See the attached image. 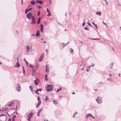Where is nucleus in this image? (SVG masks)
I'll return each mask as SVG.
<instances>
[{"label":"nucleus","instance_id":"nucleus-1","mask_svg":"<svg viewBox=\"0 0 121 121\" xmlns=\"http://www.w3.org/2000/svg\"><path fill=\"white\" fill-rule=\"evenodd\" d=\"M46 88L48 91H50L53 90V86L52 85L48 84Z\"/></svg>","mask_w":121,"mask_h":121},{"label":"nucleus","instance_id":"nucleus-2","mask_svg":"<svg viewBox=\"0 0 121 121\" xmlns=\"http://www.w3.org/2000/svg\"><path fill=\"white\" fill-rule=\"evenodd\" d=\"M96 100L99 104H101L102 102L101 98L100 96L98 97L96 99Z\"/></svg>","mask_w":121,"mask_h":121},{"label":"nucleus","instance_id":"nucleus-3","mask_svg":"<svg viewBox=\"0 0 121 121\" xmlns=\"http://www.w3.org/2000/svg\"><path fill=\"white\" fill-rule=\"evenodd\" d=\"M17 90L18 91H19L21 90L20 86L18 83H17Z\"/></svg>","mask_w":121,"mask_h":121},{"label":"nucleus","instance_id":"nucleus-4","mask_svg":"<svg viewBox=\"0 0 121 121\" xmlns=\"http://www.w3.org/2000/svg\"><path fill=\"white\" fill-rule=\"evenodd\" d=\"M14 104V101H12L8 105V106L9 107H11L13 106Z\"/></svg>","mask_w":121,"mask_h":121},{"label":"nucleus","instance_id":"nucleus-5","mask_svg":"<svg viewBox=\"0 0 121 121\" xmlns=\"http://www.w3.org/2000/svg\"><path fill=\"white\" fill-rule=\"evenodd\" d=\"M43 26L42 24H41L40 25V31L43 32Z\"/></svg>","mask_w":121,"mask_h":121},{"label":"nucleus","instance_id":"nucleus-6","mask_svg":"<svg viewBox=\"0 0 121 121\" xmlns=\"http://www.w3.org/2000/svg\"><path fill=\"white\" fill-rule=\"evenodd\" d=\"M86 62L85 61H84L82 62V64L80 65V67L82 66L84 67L86 65Z\"/></svg>","mask_w":121,"mask_h":121},{"label":"nucleus","instance_id":"nucleus-7","mask_svg":"<svg viewBox=\"0 0 121 121\" xmlns=\"http://www.w3.org/2000/svg\"><path fill=\"white\" fill-rule=\"evenodd\" d=\"M46 72H47V73H49V68L47 66V65L46 66Z\"/></svg>","mask_w":121,"mask_h":121},{"label":"nucleus","instance_id":"nucleus-8","mask_svg":"<svg viewBox=\"0 0 121 121\" xmlns=\"http://www.w3.org/2000/svg\"><path fill=\"white\" fill-rule=\"evenodd\" d=\"M27 52H28L30 50V47L29 46H27L26 48Z\"/></svg>","mask_w":121,"mask_h":121},{"label":"nucleus","instance_id":"nucleus-9","mask_svg":"<svg viewBox=\"0 0 121 121\" xmlns=\"http://www.w3.org/2000/svg\"><path fill=\"white\" fill-rule=\"evenodd\" d=\"M32 9L31 8H30L29 9H26L25 11V13L26 14L28 12L30 11V10H31Z\"/></svg>","mask_w":121,"mask_h":121},{"label":"nucleus","instance_id":"nucleus-10","mask_svg":"<svg viewBox=\"0 0 121 121\" xmlns=\"http://www.w3.org/2000/svg\"><path fill=\"white\" fill-rule=\"evenodd\" d=\"M35 35L37 37H38L40 36V33L39 30L36 33Z\"/></svg>","mask_w":121,"mask_h":121},{"label":"nucleus","instance_id":"nucleus-11","mask_svg":"<svg viewBox=\"0 0 121 121\" xmlns=\"http://www.w3.org/2000/svg\"><path fill=\"white\" fill-rule=\"evenodd\" d=\"M47 12L48 13V14L47 15L49 16H50L51 15V14L49 11L48 9V8H47Z\"/></svg>","mask_w":121,"mask_h":121},{"label":"nucleus","instance_id":"nucleus-12","mask_svg":"<svg viewBox=\"0 0 121 121\" xmlns=\"http://www.w3.org/2000/svg\"><path fill=\"white\" fill-rule=\"evenodd\" d=\"M33 114V113L32 112H31L28 115L27 117L28 118H30H30H31L32 117V115Z\"/></svg>","mask_w":121,"mask_h":121},{"label":"nucleus","instance_id":"nucleus-13","mask_svg":"<svg viewBox=\"0 0 121 121\" xmlns=\"http://www.w3.org/2000/svg\"><path fill=\"white\" fill-rule=\"evenodd\" d=\"M36 2L40 4H42L43 3V1L41 0H37Z\"/></svg>","mask_w":121,"mask_h":121},{"label":"nucleus","instance_id":"nucleus-14","mask_svg":"<svg viewBox=\"0 0 121 121\" xmlns=\"http://www.w3.org/2000/svg\"><path fill=\"white\" fill-rule=\"evenodd\" d=\"M43 58V56H41L39 58V61H41Z\"/></svg>","mask_w":121,"mask_h":121},{"label":"nucleus","instance_id":"nucleus-15","mask_svg":"<svg viewBox=\"0 0 121 121\" xmlns=\"http://www.w3.org/2000/svg\"><path fill=\"white\" fill-rule=\"evenodd\" d=\"M42 108L41 109H40L38 111V112H37V115L38 116H39V114L40 112H41L42 110Z\"/></svg>","mask_w":121,"mask_h":121},{"label":"nucleus","instance_id":"nucleus-16","mask_svg":"<svg viewBox=\"0 0 121 121\" xmlns=\"http://www.w3.org/2000/svg\"><path fill=\"white\" fill-rule=\"evenodd\" d=\"M32 21L31 23L32 24H35V19H32Z\"/></svg>","mask_w":121,"mask_h":121},{"label":"nucleus","instance_id":"nucleus-17","mask_svg":"<svg viewBox=\"0 0 121 121\" xmlns=\"http://www.w3.org/2000/svg\"><path fill=\"white\" fill-rule=\"evenodd\" d=\"M20 66V65L18 63H17L16 64L15 67L16 68H17L18 67Z\"/></svg>","mask_w":121,"mask_h":121},{"label":"nucleus","instance_id":"nucleus-18","mask_svg":"<svg viewBox=\"0 0 121 121\" xmlns=\"http://www.w3.org/2000/svg\"><path fill=\"white\" fill-rule=\"evenodd\" d=\"M32 14L31 13L29 12L27 14V16L31 17L32 15Z\"/></svg>","mask_w":121,"mask_h":121},{"label":"nucleus","instance_id":"nucleus-19","mask_svg":"<svg viewBox=\"0 0 121 121\" xmlns=\"http://www.w3.org/2000/svg\"><path fill=\"white\" fill-rule=\"evenodd\" d=\"M96 13L97 15L99 16L101 15V12H96Z\"/></svg>","mask_w":121,"mask_h":121},{"label":"nucleus","instance_id":"nucleus-20","mask_svg":"<svg viewBox=\"0 0 121 121\" xmlns=\"http://www.w3.org/2000/svg\"><path fill=\"white\" fill-rule=\"evenodd\" d=\"M29 66L30 68H31L33 69H34L35 67L34 66L31 65H29Z\"/></svg>","mask_w":121,"mask_h":121},{"label":"nucleus","instance_id":"nucleus-21","mask_svg":"<svg viewBox=\"0 0 121 121\" xmlns=\"http://www.w3.org/2000/svg\"><path fill=\"white\" fill-rule=\"evenodd\" d=\"M36 2H35L34 0L31 1V4L32 5H33L35 4H36Z\"/></svg>","mask_w":121,"mask_h":121},{"label":"nucleus","instance_id":"nucleus-22","mask_svg":"<svg viewBox=\"0 0 121 121\" xmlns=\"http://www.w3.org/2000/svg\"><path fill=\"white\" fill-rule=\"evenodd\" d=\"M41 18L40 17L38 18V21L37 23L38 24H39L40 23V20L41 19Z\"/></svg>","mask_w":121,"mask_h":121},{"label":"nucleus","instance_id":"nucleus-23","mask_svg":"<svg viewBox=\"0 0 121 121\" xmlns=\"http://www.w3.org/2000/svg\"><path fill=\"white\" fill-rule=\"evenodd\" d=\"M48 99V98L47 96H46L45 97V101H47Z\"/></svg>","mask_w":121,"mask_h":121},{"label":"nucleus","instance_id":"nucleus-24","mask_svg":"<svg viewBox=\"0 0 121 121\" xmlns=\"http://www.w3.org/2000/svg\"><path fill=\"white\" fill-rule=\"evenodd\" d=\"M45 79L46 81H47L48 80V79L47 77V75L46 74L45 76Z\"/></svg>","mask_w":121,"mask_h":121},{"label":"nucleus","instance_id":"nucleus-25","mask_svg":"<svg viewBox=\"0 0 121 121\" xmlns=\"http://www.w3.org/2000/svg\"><path fill=\"white\" fill-rule=\"evenodd\" d=\"M53 103L55 104L56 105L57 104V102L56 100H53Z\"/></svg>","mask_w":121,"mask_h":121},{"label":"nucleus","instance_id":"nucleus-26","mask_svg":"<svg viewBox=\"0 0 121 121\" xmlns=\"http://www.w3.org/2000/svg\"><path fill=\"white\" fill-rule=\"evenodd\" d=\"M24 61H25V62H26L27 65V66L28 65V62L26 60V59L25 58L24 59Z\"/></svg>","mask_w":121,"mask_h":121},{"label":"nucleus","instance_id":"nucleus-27","mask_svg":"<svg viewBox=\"0 0 121 121\" xmlns=\"http://www.w3.org/2000/svg\"><path fill=\"white\" fill-rule=\"evenodd\" d=\"M29 88L30 90L31 91H33V88L31 87V86H30Z\"/></svg>","mask_w":121,"mask_h":121},{"label":"nucleus","instance_id":"nucleus-28","mask_svg":"<svg viewBox=\"0 0 121 121\" xmlns=\"http://www.w3.org/2000/svg\"><path fill=\"white\" fill-rule=\"evenodd\" d=\"M34 82L35 85H38V82H37L36 80H34Z\"/></svg>","mask_w":121,"mask_h":121},{"label":"nucleus","instance_id":"nucleus-29","mask_svg":"<svg viewBox=\"0 0 121 121\" xmlns=\"http://www.w3.org/2000/svg\"><path fill=\"white\" fill-rule=\"evenodd\" d=\"M70 53H72L73 52V49L72 48H71L70 50Z\"/></svg>","mask_w":121,"mask_h":121},{"label":"nucleus","instance_id":"nucleus-30","mask_svg":"<svg viewBox=\"0 0 121 121\" xmlns=\"http://www.w3.org/2000/svg\"><path fill=\"white\" fill-rule=\"evenodd\" d=\"M5 111V108H3L1 110H0V111Z\"/></svg>","mask_w":121,"mask_h":121},{"label":"nucleus","instance_id":"nucleus-31","mask_svg":"<svg viewBox=\"0 0 121 121\" xmlns=\"http://www.w3.org/2000/svg\"><path fill=\"white\" fill-rule=\"evenodd\" d=\"M103 23L106 26V28H107V26L106 24L104 22V21L103 22Z\"/></svg>","mask_w":121,"mask_h":121},{"label":"nucleus","instance_id":"nucleus-32","mask_svg":"<svg viewBox=\"0 0 121 121\" xmlns=\"http://www.w3.org/2000/svg\"><path fill=\"white\" fill-rule=\"evenodd\" d=\"M61 87H60V88L59 89H58L57 90L56 92H58V91L61 90Z\"/></svg>","mask_w":121,"mask_h":121},{"label":"nucleus","instance_id":"nucleus-33","mask_svg":"<svg viewBox=\"0 0 121 121\" xmlns=\"http://www.w3.org/2000/svg\"><path fill=\"white\" fill-rule=\"evenodd\" d=\"M77 112H75L73 114V117H75V115L77 113Z\"/></svg>","mask_w":121,"mask_h":121},{"label":"nucleus","instance_id":"nucleus-34","mask_svg":"<svg viewBox=\"0 0 121 121\" xmlns=\"http://www.w3.org/2000/svg\"><path fill=\"white\" fill-rule=\"evenodd\" d=\"M87 26H86L85 27H84V29L85 30H88L89 29H88L87 28Z\"/></svg>","mask_w":121,"mask_h":121},{"label":"nucleus","instance_id":"nucleus-35","mask_svg":"<svg viewBox=\"0 0 121 121\" xmlns=\"http://www.w3.org/2000/svg\"><path fill=\"white\" fill-rule=\"evenodd\" d=\"M62 43L63 45H62L63 48H64L66 45V44H65L63 43Z\"/></svg>","mask_w":121,"mask_h":121},{"label":"nucleus","instance_id":"nucleus-36","mask_svg":"<svg viewBox=\"0 0 121 121\" xmlns=\"http://www.w3.org/2000/svg\"><path fill=\"white\" fill-rule=\"evenodd\" d=\"M5 116V118H6V115H4V114H1L0 115V116Z\"/></svg>","mask_w":121,"mask_h":121},{"label":"nucleus","instance_id":"nucleus-37","mask_svg":"<svg viewBox=\"0 0 121 121\" xmlns=\"http://www.w3.org/2000/svg\"><path fill=\"white\" fill-rule=\"evenodd\" d=\"M94 64H91V65L90 66V68L91 67H94Z\"/></svg>","mask_w":121,"mask_h":121},{"label":"nucleus","instance_id":"nucleus-38","mask_svg":"<svg viewBox=\"0 0 121 121\" xmlns=\"http://www.w3.org/2000/svg\"><path fill=\"white\" fill-rule=\"evenodd\" d=\"M16 117V116L15 115H14L13 116V117H12V118H13V119H15V118Z\"/></svg>","mask_w":121,"mask_h":121},{"label":"nucleus","instance_id":"nucleus-39","mask_svg":"<svg viewBox=\"0 0 121 121\" xmlns=\"http://www.w3.org/2000/svg\"><path fill=\"white\" fill-rule=\"evenodd\" d=\"M32 71L33 73H35V70L34 69L32 70Z\"/></svg>","mask_w":121,"mask_h":121},{"label":"nucleus","instance_id":"nucleus-40","mask_svg":"<svg viewBox=\"0 0 121 121\" xmlns=\"http://www.w3.org/2000/svg\"><path fill=\"white\" fill-rule=\"evenodd\" d=\"M27 18L29 19H30V18H31V17L29 16H27Z\"/></svg>","mask_w":121,"mask_h":121},{"label":"nucleus","instance_id":"nucleus-41","mask_svg":"<svg viewBox=\"0 0 121 121\" xmlns=\"http://www.w3.org/2000/svg\"><path fill=\"white\" fill-rule=\"evenodd\" d=\"M35 92L36 94H39V93L38 92V91H35Z\"/></svg>","mask_w":121,"mask_h":121},{"label":"nucleus","instance_id":"nucleus-42","mask_svg":"<svg viewBox=\"0 0 121 121\" xmlns=\"http://www.w3.org/2000/svg\"><path fill=\"white\" fill-rule=\"evenodd\" d=\"M40 103H41L40 100H39V101L38 102V105H39V104H40Z\"/></svg>","mask_w":121,"mask_h":121},{"label":"nucleus","instance_id":"nucleus-43","mask_svg":"<svg viewBox=\"0 0 121 121\" xmlns=\"http://www.w3.org/2000/svg\"><path fill=\"white\" fill-rule=\"evenodd\" d=\"M87 23H88V25L89 26H92V25H91L90 24V22H87Z\"/></svg>","mask_w":121,"mask_h":121},{"label":"nucleus","instance_id":"nucleus-44","mask_svg":"<svg viewBox=\"0 0 121 121\" xmlns=\"http://www.w3.org/2000/svg\"><path fill=\"white\" fill-rule=\"evenodd\" d=\"M31 17L32 18V19H33V18H34V19H35V17L34 16H32L31 15Z\"/></svg>","mask_w":121,"mask_h":121},{"label":"nucleus","instance_id":"nucleus-45","mask_svg":"<svg viewBox=\"0 0 121 121\" xmlns=\"http://www.w3.org/2000/svg\"><path fill=\"white\" fill-rule=\"evenodd\" d=\"M23 73H24V72H25V70L24 69V67L23 66Z\"/></svg>","mask_w":121,"mask_h":121},{"label":"nucleus","instance_id":"nucleus-46","mask_svg":"<svg viewBox=\"0 0 121 121\" xmlns=\"http://www.w3.org/2000/svg\"><path fill=\"white\" fill-rule=\"evenodd\" d=\"M30 118H28V117H27V119L28 120V121H30Z\"/></svg>","mask_w":121,"mask_h":121},{"label":"nucleus","instance_id":"nucleus-47","mask_svg":"<svg viewBox=\"0 0 121 121\" xmlns=\"http://www.w3.org/2000/svg\"><path fill=\"white\" fill-rule=\"evenodd\" d=\"M89 114H87L86 116V117L87 118L89 116Z\"/></svg>","mask_w":121,"mask_h":121},{"label":"nucleus","instance_id":"nucleus-48","mask_svg":"<svg viewBox=\"0 0 121 121\" xmlns=\"http://www.w3.org/2000/svg\"><path fill=\"white\" fill-rule=\"evenodd\" d=\"M82 68L81 69V70H83L84 69V67L82 66Z\"/></svg>","mask_w":121,"mask_h":121},{"label":"nucleus","instance_id":"nucleus-49","mask_svg":"<svg viewBox=\"0 0 121 121\" xmlns=\"http://www.w3.org/2000/svg\"><path fill=\"white\" fill-rule=\"evenodd\" d=\"M96 27V28L97 29H98V28L97 27V25H96L95 24V25Z\"/></svg>","mask_w":121,"mask_h":121},{"label":"nucleus","instance_id":"nucleus-50","mask_svg":"<svg viewBox=\"0 0 121 121\" xmlns=\"http://www.w3.org/2000/svg\"><path fill=\"white\" fill-rule=\"evenodd\" d=\"M85 22H84V23L82 24V25L83 26H85Z\"/></svg>","mask_w":121,"mask_h":121},{"label":"nucleus","instance_id":"nucleus-51","mask_svg":"<svg viewBox=\"0 0 121 121\" xmlns=\"http://www.w3.org/2000/svg\"><path fill=\"white\" fill-rule=\"evenodd\" d=\"M8 121H11V118H9L8 120Z\"/></svg>","mask_w":121,"mask_h":121},{"label":"nucleus","instance_id":"nucleus-52","mask_svg":"<svg viewBox=\"0 0 121 121\" xmlns=\"http://www.w3.org/2000/svg\"><path fill=\"white\" fill-rule=\"evenodd\" d=\"M40 15V11H39L38 13V16H39Z\"/></svg>","mask_w":121,"mask_h":121},{"label":"nucleus","instance_id":"nucleus-53","mask_svg":"<svg viewBox=\"0 0 121 121\" xmlns=\"http://www.w3.org/2000/svg\"><path fill=\"white\" fill-rule=\"evenodd\" d=\"M91 39H92L93 40H97V39L96 38H91Z\"/></svg>","mask_w":121,"mask_h":121},{"label":"nucleus","instance_id":"nucleus-54","mask_svg":"<svg viewBox=\"0 0 121 121\" xmlns=\"http://www.w3.org/2000/svg\"><path fill=\"white\" fill-rule=\"evenodd\" d=\"M42 88H39V91H42Z\"/></svg>","mask_w":121,"mask_h":121},{"label":"nucleus","instance_id":"nucleus-55","mask_svg":"<svg viewBox=\"0 0 121 121\" xmlns=\"http://www.w3.org/2000/svg\"><path fill=\"white\" fill-rule=\"evenodd\" d=\"M105 2H106V4L107 5H108V2L107 1V0L106 1H105Z\"/></svg>","mask_w":121,"mask_h":121},{"label":"nucleus","instance_id":"nucleus-56","mask_svg":"<svg viewBox=\"0 0 121 121\" xmlns=\"http://www.w3.org/2000/svg\"><path fill=\"white\" fill-rule=\"evenodd\" d=\"M92 23L94 25H95V23L93 22H92Z\"/></svg>","mask_w":121,"mask_h":121},{"label":"nucleus","instance_id":"nucleus-57","mask_svg":"<svg viewBox=\"0 0 121 121\" xmlns=\"http://www.w3.org/2000/svg\"><path fill=\"white\" fill-rule=\"evenodd\" d=\"M15 119H13V118H12V121H15Z\"/></svg>","mask_w":121,"mask_h":121},{"label":"nucleus","instance_id":"nucleus-58","mask_svg":"<svg viewBox=\"0 0 121 121\" xmlns=\"http://www.w3.org/2000/svg\"><path fill=\"white\" fill-rule=\"evenodd\" d=\"M69 43V42H68L67 43H66L65 44H66V45H67V44H68Z\"/></svg>","mask_w":121,"mask_h":121},{"label":"nucleus","instance_id":"nucleus-59","mask_svg":"<svg viewBox=\"0 0 121 121\" xmlns=\"http://www.w3.org/2000/svg\"><path fill=\"white\" fill-rule=\"evenodd\" d=\"M90 116L92 117L93 116L91 114H89Z\"/></svg>","mask_w":121,"mask_h":121},{"label":"nucleus","instance_id":"nucleus-60","mask_svg":"<svg viewBox=\"0 0 121 121\" xmlns=\"http://www.w3.org/2000/svg\"><path fill=\"white\" fill-rule=\"evenodd\" d=\"M31 35L33 36H35V34H32Z\"/></svg>","mask_w":121,"mask_h":121},{"label":"nucleus","instance_id":"nucleus-61","mask_svg":"<svg viewBox=\"0 0 121 121\" xmlns=\"http://www.w3.org/2000/svg\"><path fill=\"white\" fill-rule=\"evenodd\" d=\"M118 75L119 76V77H120V73H119L118 74Z\"/></svg>","mask_w":121,"mask_h":121},{"label":"nucleus","instance_id":"nucleus-62","mask_svg":"<svg viewBox=\"0 0 121 121\" xmlns=\"http://www.w3.org/2000/svg\"><path fill=\"white\" fill-rule=\"evenodd\" d=\"M113 63H111V65H112L111 66H112H112H113Z\"/></svg>","mask_w":121,"mask_h":121},{"label":"nucleus","instance_id":"nucleus-63","mask_svg":"<svg viewBox=\"0 0 121 121\" xmlns=\"http://www.w3.org/2000/svg\"><path fill=\"white\" fill-rule=\"evenodd\" d=\"M39 97L38 96V98H37V100H39Z\"/></svg>","mask_w":121,"mask_h":121},{"label":"nucleus","instance_id":"nucleus-64","mask_svg":"<svg viewBox=\"0 0 121 121\" xmlns=\"http://www.w3.org/2000/svg\"><path fill=\"white\" fill-rule=\"evenodd\" d=\"M35 74V73H33L32 74V76H33V75H34V74Z\"/></svg>","mask_w":121,"mask_h":121}]
</instances>
